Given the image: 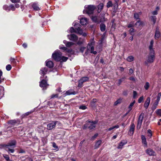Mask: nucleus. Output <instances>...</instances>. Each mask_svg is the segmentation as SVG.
Listing matches in <instances>:
<instances>
[{
	"mask_svg": "<svg viewBox=\"0 0 161 161\" xmlns=\"http://www.w3.org/2000/svg\"><path fill=\"white\" fill-rule=\"evenodd\" d=\"M97 123V121L91 122L90 121H86V124L83 125L82 128L84 129L87 128L90 130L94 129L95 127V125Z\"/></svg>",
	"mask_w": 161,
	"mask_h": 161,
	"instance_id": "nucleus-1",
	"label": "nucleus"
},
{
	"mask_svg": "<svg viewBox=\"0 0 161 161\" xmlns=\"http://www.w3.org/2000/svg\"><path fill=\"white\" fill-rule=\"evenodd\" d=\"M62 53L59 50L56 51L54 53L52 54V57L56 61H61Z\"/></svg>",
	"mask_w": 161,
	"mask_h": 161,
	"instance_id": "nucleus-2",
	"label": "nucleus"
},
{
	"mask_svg": "<svg viewBox=\"0 0 161 161\" xmlns=\"http://www.w3.org/2000/svg\"><path fill=\"white\" fill-rule=\"evenodd\" d=\"M96 7L93 5H86L85 6V11L88 14H92Z\"/></svg>",
	"mask_w": 161,
	"mask_h": 161,
	"instance_id": "nucleus-3",
	"label": "nucleus"
},
{
	"mask_svg": "<svg viewBox=\"0 0 161 161\" xmlns=\"http://www.w3.org/2000/svg\"><path fill=\"white\" fill-rule=\"evenodd\" d=\"M155 58V53H149L148 57L147 58L146 64H147L148 63H152L154 61Z\"/></svg>",
	"mask_w": 161,
	"mask_h": 161,
	"instance_id": "nucleus-4",
	"label": "nucleus"
},
{
	"mask_svg": "<svg viewBox=\"0 0 161 161\" xmlns=\"http://www.w3.org/2000/svg\"><path fill=\"white\" fill-rule=\"evenodd\" d=\"M94 43V42H92L90 43H89L87 47V50L85 52V54L86 55L88 53V51L90 48L91 53L93 54H96L97 52L96 51H94V47L93 46Z\"/></svg>",
	"mask_w": 161,
	"mask_h": 161,
	"instance_id": "nucleus-5",
	"label": "nucleus"
},
{
	"mask_svg": "<svg viewBox=\"0 0 161 161\" xmlns=\"http://www.w3.org/2000/svg\"><path fill=\"white\" fill-rule=\"evenodd\" d=\"M60 123L58 121H52L47 125V129L50 130L54 128L57 124H59Z\"/></svg>",
	"mask_w": 161,
	"mask_h": 161,
	"instance_id": "nucleus-6",
	"label": "nucleus"
},
{
	"mask_svg": "<svg viewBox=\"0 0 161 161\" xmlns=\"http://www.w3.org/2000/svg\"><path fill=\"white\" fill-rule=\"evenodd\" d=\"M144 115L143 113H142L139 116L137 121V125L136 127L137 129L139 130L141 127L142 122L144 118Z\"/></svg>",
	"mask_w": 161,
	"mask_h": 161,
	"instance_id": "nucleus-7",
	"label": "nucleus"
},
{
	"mask_svg": "<svg viewBox=\"0 0 161 161\" xmlns=\"http://www.w3.org/2000/svg\"><path fill=\"white\" fill-rule=\"evenodd\" d=\"M40 79L41 80V81L40 82V86L41 87L43 88V89H45L48 86V85L47 84L46 80L42 79V77H40Z\"/></svg>",
	"mask_w": 161,
	"mask_h": 161,
	"instance_id": "nucleus-8",
	"label": "nucleus"
},
{
	"mask_svg": "<svg viewBox=\"0 0 161 161\" xmlns=\"http://www.w3.org/2000/svg\"><path fill=\"white\" fill-rule=\"evenodd\" d=\"M89 78L87 77H82L78 81V87H82L83 83L88 81L89 80Z\"/></svg>",
	"mask_w": 161,
	"mask_h": 161,
	"instance_id": "nucleus-9",
	"label": "nucleus"
},
{
	"mask_svg": "<svg viewBox=\"0 0 161 161\" xmlns=\"http://www.w3.org/2000/svg\"><path fill=\"white\" fill-rule=\"evenodd\" d=\"M69 31L71 32H77L79 34L82 33V30L79 27H78L77 28H75V29L73 27H71L70 28Z\"/></svg>",
	"mask_w": 161,
	"mask_h": 161,
	"instance_id": "nucleus-10",
	"label": "nucleus"
},
{
	"mask_svg": "<svg viewBox=\"0 0 161 161\" xmlns=\"http://www.w3.org/2000/svg\"><path fill=\"white\" fill-rule=\"evenodd\" d=\"M68 37L70 40L74 42H76L78 39L77 36L74 34H71L70 35H68Z\"/></svg>",
	"mask_w": 161,
	"mask_h": 161,
	"instance_id": "nucleus-11",
	"label": "nucleus"
},
{
	"mask_svg": "<svg viewBox=\"0 0 161 161\" xmlns=\"http://www.w3.org/2000/svg\"><path fill=\"white\" fill-rule=\"evenodd\" d=\"M91 19L93 22L97 23H99L103 22V20H100V17L96 16H93L91 17Z\"/></svg>",
	"mask_w": 161,
	"mask_h": 161,
	"instance_id": "nucleus-12",
	"label": "nucleus"
},
{
	"mask_svg": "<svg viewBox=\"0 0 161 161\" xmlns=\"http://www.w3.org/2000/svg\"><path fill=\"white\" fill-rule=\"evenodd\" d=\"M154 42L153 40H152L150 43L148 47L149 49V53H155L154 48H153Z\"/></svg>",
	"mask_w": 161,
	"mask_h": 161,
	"instance_id": "nucleus-13",
	"label": "nucleus"
},
{
	"mask_svg": "<svg viewBox=\"0 0 161 161\" xmlns=\"http://www.w3.org/2000/svg\"><path fill=\"white\" fill-rule=\"evenodd\" d=\"M146 153L149 156H154L155 155V152L152 149L149 148L146 150Z\"/></svg>",
	"mask_w": 161,
	"mask_h": 161,
	"instance_id": "nucleus-14",
	"label": "nucleus"
},
{
	"mask_svg": "<svg viewBox=\"0 0 161 161\" xmlns=\"http://www.w3.org/2000/svg\"><path fill=\"white\" fill-rule=\"evenodd\" d=\"M135 125L133 123L131 124L129 132V134L130 135H133L134 133Z\"/></svg>",
	"mask_w": 161,
	"mask_h": 161,
	"instance_id": "nucleus-15",
	"label": "nucleus"
},
{
	"mask_svg": "<svg viewBox=\"0 0 161 161\" xmlns=\"http://www.w3.org/2000/svg\"><path fill=\"white\" fill-rule=\"evenodd\" d=\"M150 102V97H148L144 104V107L146 109H147L149 105Z\"/></svg>",
	"mask_w": 161,
	"mask_h": 161,
	"instance_id": "nucleus-16",
	"label": "nucleus"
},
{
	"mask_svg": "<svg viewBox=\"0 0 161 161\" xmlns=\"http://www.w3.org/2000/svg\"><path fill=\"white\" fill-rule=\"evenodd\" d=\"M32 7L34 10L36 11H38L40 9V8L38 7V5L36 3H34L32 4Z\"/></svg>",
	"mask_w": 161,
	"mask_h": 161,
	"instance_id": "nucleus-17",
	"label": "nucleus"
},
{
	"mask_svg": "<svg viewBox=\"0 0 161 161\" xmlns=\"http://www.w3.org/2000/svg\"><path fill=\"white\" fill-rule=\"evenodd\" d=\"M80 23L83 25H86L87 22V18H82L80 20Z\"/></svg>",
	"mask_w": 161,
	"mask_h": 161,
	"instance_id": "nucleus-18",
	"label": "nucleus"
},
{
	"mask_svg": "<svg viewBox=\"0 0 161 161\" xmlns=\"http://www.w3.org/2000/svg\"><path fill=\"white\" fill-rule=\"evenodd\" d=\"M46 65L49 68H52L53 66V63L51 61H47Z\"/></svg>",
	"mask_w": 161,
	"mask_h": 161,
	"instance_id": "nucleus-19",
	"label": "nucleus"
},
{
	"mask_svg": "<svg viewBox=\"0 0 161 161\" xmlns=\"http://www.w3.org/2000/svg\"><path fill=\"white\" fill-rule=\"evenodd\" d=\"M104 7L103 4V3H100L97 6V12L98 13H100L103 9Z\"/></svg>",
	"mask_w": 161,
	"mask_h": 161,
	"instance_id": "nucleus-20",
	"label": "nucleus"
},
{
	"mask_svg": "<svg viewBox=\"0 0 161 161\" xmlns=\"http://www.w3.org/2000/svg\"><path fill=\"white\" fill-rule=\"evenodd\" d=\"M63 42L66 45V46L68 47H70L74 44V43L67 42L66 40H64Z\"/></svg>",
	"mask_w": 161,
	"mask_h": 161,
	"instance_id": "nucleus-21",
	"label": "nucleus"
},
{
	"mask_svg": "<svg viewBox=\"0 0 161 161\" xmlns=\"http://www.w3.org/2000/svg\"><path fill=\"white\" fill-rule=\"evenodd\" d=\"M160 33L159 31V29L158 28H156V29L155 31V38L157 39H158L160 36Z\"/></svg>",
	"mask_w": 161,
	"mask_h": 161,
	"instance_id": "nucleus-22",
	"label": "nucleus"
},
{
	"mask_svg": "<svg viewBox=\"0 0 161 161\" xmlns=\"http://www.w3.org/2000/svg\"><path fill=\"white\" fill-rule=\"evenodd\" d=\"M5 150L8 152V153H13L14 151V150L13 149H10V147H9L8 146H5L4 147Z\"/></svg>",
	"mask_w": 161,
	"mask_h": 161,
	"instance_id": "nucleus-23",
	"label": "nucleus"
},
{
	"mask_svg": "<svg viewBox=\"0 0 161 161\" xmlns=\"http://www.w3.org/2000/svg\"><path fill=\"white\" fill-rule=\"evenodd\" d=\"M47 71V69L44 67V68H42L40 70V74H42L43 75L46 74Z\"/></svg>",
	"mask_w": 161,
	"mask_h": 161,
	"instance_id": "nucleus-24",
	"label": "nucleus"
},
{
	"mask_svg": "<svg viewBox=\"0 0 161 161\" xmlns=\"http://www.w3.org/2000/svg\"><path fill=\"white\" fill-rule=\"evenodd\" d=\"M16 144V142L15 141H12L11 142L8 143V144L5 146H8L9 147H13L15 146Z\"/></svg>",
	"mask_w": 161,
	"mask_h": 161,
	"instance_id": "nucleus-25",
	"label": "nucleus"
},
{
	"mask_svg": "<svg viewBox=\"0 0 161 161\" xmlns=\"http://www.w3.org/2000/svg\"><path fill=\"white\" fill-rule=\"evenodd\" d=\"M159 101L156 100V102L154 103L151 108L153 111H154L155 109H156L157 106L158 105Z\"/></svg>",
	"mask_w": 161,
	"mask_h": 161,
	"instance_id": "nucleus-26",
	"label": "nucleus"
},
{
	"mask_svg": "<svg viewBox=\"0 0 161 161\" xmlns=\"http://www.w3.org/2000/svg\"><path fill=\"white\" fill-rule=\"evenodd\" d=\"M143 24V22L140 20L138 21L135 24L136 27L137 28H139L142 26Z\"/></svg>",
	"mask_w": 161,
	"mask_h": 161,
	"instance_id": "nucleus-27",
	"label": "nucleus"
},
{
	"mask_svg": "<svg viewBox=\"0 0 161 161\" xmlns=\"http://www.w3.org/2000/svg\"><path fill=\"white\" fill-rule=\"evenodd\" d=\"M142 13L141 12H140L138 13H134V18L136 19H139V16Z\"/></svg>",
	"mask_w": 161,
	"mask_h": 161,
	"instance_id": "nucleus-28",
	"label": "nucleus"
},
{
	"mask_svg": "<svg viewBox=\"0 0 161 161\" xmlns=\"http://www.w3.org/2000/svg\"><path fill=\"white\" fill-rule=\"evenodd\" d=\"M141 138L142 140V142L145 146L147 147V143L146 141V138L144 136L142 135Z\"/></svg>",
	"mask_w": 161,
	"mask_h": 161,
	"instance_id": "nucleus-29",
	"label": "nucleus"
},
{
	"mask_svg": "<svg viewBox=\"0 0 161 161\" xmlns=\"http://www.w3.org/2000/svg\"><path fill=\"white\" fill-rule=\"evenodd\" d=\"M119 127V126L118 125H116L115 126L111 127L108 129H107V131H110L115 128L117 129Z\"/></svg>",
	"mask_w": 161,
	"mask_h": 161,
	"instance_id": "nucleus-30",
	"label": "nucleus"
},
{
	"mask_svg": "<svg viewBox=\"0 0 161 161\" xmlns=\"http://www.w3.org/2000/svg\"><path fill=\"white\" fill-rule=\"evenodd\" d=\"M37 130L39 133H41L42 132H43V127L42 125L39 126L37 129Z\"/></svg>",
	"mask_w": 161,
	"mask_h": 161,
	"instance_id": "nucleus-31",
	"label": "nucleus"
},
{
	"mask_svg": "<svg viewBox=\"0 0 161 161\" xmlns=\"http://www.w3.org/2000/svg\"><path fill=\"white\" fill-rule=\"evenodd\" d=\"M100 30L101 31H104L105 30L106 26L104 24H101L100 26Z\"/></svg>",
	"mask_w": 161,
	"mask_h": 161,
	"instance_id": "nucleus-32",
	"label": "nucleus"
},
{
	"mask_svg": "<svg viewBox=\"0 0 161 161\" xmlns=\"http://www.w3.org/2000/svg\"><path fill=\"white\" fill-rule=\"evenodd\" d=\"M134 60V58L132 56H130L127 58V60L129 62H131L133 61Z\"/></svg>",
	"mask_w": 161,
	"mask_h": 161,
	"instance_id": "nucleus-33",
	"label": "nucleus"
},
{
	"mask_svg": "<svg viewBox=\"0 0 161 161\" xmlns=\"http://www.w3.org/2000/svg\"><path fill=\"white\" fill-rule=\"evenodd\" d=\"M18 123V121L15 120H10L8 122V123L12 125H14Z\"/></svg>",
	"mask_w": 161,
	"mask_h": 161,
	"instance_id": "nucleus-34",
	"label": "nucleus"
},
{
	"mask_svg": "<svg viewBox=\"0 0 161 161\" xmlns=\"http://www.w3.org/2000/svg\"><path fill=\"white\" fill-rule=\"evenodd\" d=\"M150 19L153 22V24H154L156 23L157 19L156 17L155 16H152L150 17Z\"/></svg>",
	"mask_w": 161,
	"mask_h": 161,
	"instance_id": "nucleus-35",
	"label": "nucleus"
},
{
	"mask_svg": "<svg viewBox=\"0 0 161 161\" xmlns=\"http://www.w3.org/2000/svg\"><path fill=\"white\" fill-rule=\"evenodd\" d=\"M126 142H121L119 144L118 147V148L119 149H121L126 144Z\"/></svg>",
	"mask_w": 161,
	"mask_h": 161,
	"instance_id": "nucleus-36",
	"label": "nucleus"
},
{
	"mask_svg": "<svg viewBox=\"0 0 161 161\" xmlns=\"http://www.w3.org/2000/svg\"><path fill=\"white\" fill-rule=\"evenodd\" d=\"M125 77H123L122 78L119 79L118 80V83H117V85L119 86L120 85L122 82L125 80Z\"/></svg>",
	"mask_w": 161,
	"mask_h": 161,
	"instance_id": "nucleus-37",
	"label": "nucleus"
},
{
	"mask_svg": "<svg viewBox=\"0 0 161 161\" xmlns=\"http://www.w3.org/2000/svg\"><path fill=\"white\" fill-rule=\"evenodd\" d=\"M135 103V101L134 100L132 102L130 103V105L129 106V111H130V110H131L132 107L134 105Z\"/></svg>",
	"mask_w": 161,
	"mask_h": 161,
	"instance_id": "nucleus-38",
	"label": "nucleus"
},
{
	"mask_svg": "<svg viewBox=\"0 0 161 161\" xmlns=\"http://www.w3.org/2000/svg\"><path fill=\"white\" fill-rule=\"evenodd\" d=\"M122 99L120 98L116 101L114 103V105H116L118 104H120L121 103Z\"/></svg>",
	"mask_w": 161,
	"mask_h": 161,
	"instance_id": "nucleus-39",
	"label": "nucleus"
},
{
	"mask_svg": "<svg viewBox=\"0 0 161 161\" xmlns=\"http://www.w3.org/2000/svg\"><path fill=\"white\" fill-rule=\"evenodd\" d=\"M3 9L7 11H9L10 10V7L7 5H4L3 6Z\"/></svg>",
	"mask_w": 161,
	"mask_h": 161,
	"instance_id": "nucleus-40",
	"label": "nucleus"
},
{
	"mask_svg": "<svg viewBox=\"0 0 161 161\" xmlns=\"http://www.w3.org/2000/svg\"><path fill=\"white\" fill-rule=\"evenodd\" d=\"M150 86V85L148 82H146L144 86V87L145 90H147Z\"/></svg>",
	"mask_w": 161,
	"mask_h": 161,
	"instance_id": "nucleus-41",
	"label": "nucleus"
},
{
	"mask_svg": "<svg viewBox=\"0 0 161 161\" xmlns=\"http://www.w3.org/2000/svg\"><path fill=\"white\" fill-rule=\"evenodd\" d=\"M147 134H148V136L149 137V138H151L152 136V131L150 130H147Z\"/></svg>",
	"mask_w": 161,
	"mask_h": 161,
	"instance_id": "nucleus-42",
	"label": "nucleus"
},
{
	"mask_svg": "<svg viewBox=\"0 0 161 161\" xmlns=\"http://www.w3.org/2000/svg\"><path fill=\"white\" fill-rule=\"evenodd\" d=\"M68 59V58L67 57L62 56H61V61H62L63 62H65Z\"/></svg>",
	"mask_w": 161,
	"mask_h": 161,
	"instance_id": "nucleus-43",
	"label": "nucleus"
},
{
	"mask_svg": "<svg viewBox=\"0 0 161 161\" xmlns=\"http://www.w3.org/2000/svg\"><path fill=\"white\" fill-rule=\"evenodd\" d=\"M113 6V4L111 1H109L107 3V7L108 8H109L112 7Z\"/></svg>",
	"mask_w": 161,
	"mask_h": 161,
	"instance_id": "nucleus-44",
	"label": "nucleus"
},
{
	"mask_svg": "<svg viewBox=\"0 0 161 161\" xmlns=\"http://www.w3.org/2000/svg\"><path fill=\"white\" fill-rule=\"evenodd\" d=\"M101 143V140L98 141L95 144V146L96 147H98Z\"/></svg>",
	"mask_w": 161,
	"mask_h": 161,
	"instance_id": "nucleus-45",
	"label": "nucleus"
},
{
	"mask_svg": "<svg viewBox=\"0 0 161 161\" xmlns=\"http://www.w3.org/2000/svg\"><path fill=\"white\" fill-rule=\"evenodd\" d=\"M137 97V93L136 91H133V98H136Z\"/></svg>",
	"mask_w": 161,
	"mask_h": 161,
	"instance_id": "nucleus-46",
	"label": "nucleus"
},
{
	"mask_svg": "<svg viewBox=\"0 0 161 161\" xmlns=\"http://www.w3.org/2000/svg\"><path fill=\"white\" fill-rule=\"evenodd\" d=\"M129 32L130 34V35L133 36L134 35L133 32H134V29L133 28H131L129 30Z\"/></svg>",
	"mask_w": 161,
	"mask_h": 161,
	"instance_id": "nucleus-47",
	"label": "nucleus"
},
{
	"mask_svg": "<svg viewBox=\"0 0 161 161\" xmlns=\"http://www.w3.org/2000/svg\"><path fill=\"white\" fill-rule=\"evenodd\" d=\"M75 93V92H71L70 90H68L66 92V94L67 95H70L71 94H75V93Z\"/></svg>",
	"mask_w": 161,
	"mask_h": 161,
	"instance_id": "nucleus-48",
	"label": "nucleus"
},
{
	"mask_svg": "<svg viewBox=\"0 0 161 161\" xmlns=\"http://www.w3.org/2000/svg\"><path fill=\"white\" fill-rule=\"evenodd\" d=\"M3 156L7 161V160H8L9 159V156L8 155L6 154H3Z\"/></svg>",
	"mask_w": 161,
	"mask_h": 161,
	"instance_id": "nucleus-49",
	"label": "nucleus"
},
{
	"mask_svg": "<svg viewBox=\"0 0 161 161\" xmlns=\"http://www.w3.org/2000/svg\"><path fill=\"white\" fill-rule=\"evenodd\" d=\"M83 42V40L81 38H79V41L77 43L78 44L80 45Z\"/></svg>",
	"mask_w": 161,
	"mask_h": 161,
	"instance_id": "nucleus-50",
	"label": "nucleus"
},
{
	"mask_svg": "<svg viewBox=\"0 0 161 161\" xmlns=\"http://www.w3.org/2000/svg\"><path fill=\"white\" fill-rule=\"evenodd\" d=\"M156 113L158 115L161 116V109H157L156 111Z\"/></svg>",
	"mask_w": 161,
	"mask_h": 161,
	"instance_id": "nucleus-51",
	"label": "nucleus"
},
{
	"mask_svg": "<svg viewBox=\"0 0 161 161\" xmlns=\"http://www.w3.org/2000/svg\"><path fill=\"white\" fill-rule=\"evenodd\" d=\"M11 68V66L10 64H8L6 66V69L8 71L10 70Z\"/></svg>",
	"mask_w": 161,
	"mask_h": 161,
	"instance_id": "nucleus-52",
	"label": "nucleus"
},
{
	"mask_svg": "<svg viewBox=\"0 0 161 161\" xmlns=\"http://www.w3.org/2000/svg\"><path fill=\"white\" fill-rule=\"evenodd\" d=\"M4 90V87L2 86H0V99H1V98L2 97V96L1 95V93Z\"/></svg>",
	"mask_w": 161,
	"mask_h": 161,
	"instance_id": "nucleus-53",
	"label": "nucleus"
},
{
	"mask_svg": "<svg viewBox=\"0 0 161 161\" xmlns=\"http://www.w3.org/2000/svg\"><path fill=\"white\" fill-rule=\"evenodd\" d=\"M143 100V97H141L138 99V102L139 103H141Z\"/></svg>",
	"mask_w": 161,
	"mask_h": 161,
	"instance_id": "nucleus-54",
	"label": "nucleus"
},
{
	"mask_svg": "<svg viewBox=\"0 0 161 161\" xmlns=\"http://www.w3.org/2000/svg\"><path fill=\"white\" fill-rule=\"evenodd\" d=\"M87 107H86V106L83 105H81L79 107V108L80 109H81L83 110L85 109Z\"/></svg>",
	"mask_w": 161,
	"mask_h": 161,
	"instance_id": "nucleus-55",
	"label": "nucleus"
},
{
	"mask_svg": "<svg viewBox=\"0 0 161 161\" xmlns=\"http://www.w3.org/2000/svg\"><path fill=\"white\" fill-rule=\"evenodd\" d=\"M10 10L14 11L15 10V8L13 5H11L9 6Z\"/></svg>",
	"mask_w": 161,
	"mask_h": 161,
	"instance_id": "nucleus-56",
	"label": "nucleus"
},
{
	"mask_svg": "<svg viewBox=\"0 0 161 161\" xmlns=\"http://www.w3.org/2000/svg\"><path fill=\"white\" fill-rule=\"evenodd\" d=\"M161 96V93H159L158 94V96L157 97V98L156 100L159 101Z\"/></svg>",
	"mask_w": 161,
	"mask_h": 161,
	"instance_id": "nucleus-57",
	"label": "nucleus"
},
{
	"mask_svg": "<svg viewBox=\"0 0 161 161\" xmlns=\"http://www.w3.org/2000/svg\"><path fill=\"white\" fill-rule=\"evenodd\" d=\"M97 100L96 99H93L91 102V105H92V104H94L96 102Z\"/></svg>",
	"mask_w": 161,
	"mask_h": 161,
	"instance_id": "nucleus-58",
	"label": "nucleus"
},
{
	"mask_svg": "<svg viewBox=\"0 0 161 161\" xmlns=\"http://www.w3.org/2000/svg\"><path fill=\"white\" fill-rule=\"evenodd\" d=\"M59 48L63 50H66L67 49L66 47L63 46V45H62V46H59Z\"/></svg>",
	"mask_w": 161,
	"mask_h": 161,
	"instance_id": "nucleus-59",
	"label": "nucleus"
},
{
	"mask_svg": "<svg viewBox=\"0 0 161 161\" xmlns=\"http://www.w3.org/2000/svg\"><path fill=\"white\" fill-rule=\"evenodd\" d=\"M133 26H134L133 23L131 22L128 25L127 27L128 28H132V27H133Z\"/></svg>",
	"mask_w": 161,
	"mask_h": 161,
	"instance_id": "nucleus-60",
	"label": "nucleus"
},
{
	"mask_svg": "<svg viewBox=\"0 0 161 161\" xmlns=\"http://www.w3.org/2000/svg\"><path fill=\"white\" fill-rule=\"evenodd\" d=\"M152 13L153 15H156L158 14V12L157 10H154L153 11Z\"/></svg>",
	"mask_w": 161,
	"mask_h": 161,
	"instance_id": "nucleus-61",
	"label": "nucleus"
},
{
	"mask_svg": "<svg viewBox=\"0 0 161 161\" xmlns=\"http://www.w3.org/2000/svg\"><path fill=\"white\" fill-rule=\"evenodd\" d=\"M85 49V47H81L80 49V51L81 53H83Z\"/></svg>",
	"mask_w": 161,
	"mask_h": 161,
	"instance_id": "nucleus-62",
	"label": "nucleus"
},
{
	"mask_svg": "<svg viewBox=\"0 0 161 161\" xmlns=\"http://www.w3.org/2000/svg\"><path fill=\"white\" fill-rule=\"evenodd\" d=\"M10 61L12 63L15 64L16 63V61L15 60V59L14 58H11Z\"/></svg>",
	"mask_w": 161,
	"mask_h": 161,
	"instance_id": "nucleus-63",
	"label": "nucleus"
},
{
	"mask_svg": "<svg viewBox=\"0 0 161 161\" xmlns=\"http://www.w3.org/2000/svg\"><path fill=\"white\" fill-rule=\"evenodd\" d=\"M134 72V70L132 69H130L129 70V73L130 74H132Z\"/></svg>",
	"mask_w": 161,
	"mask_h": 161,
	"instance_id": "nucleus-64",
	"label": "nucleus"
}]
</instances>
